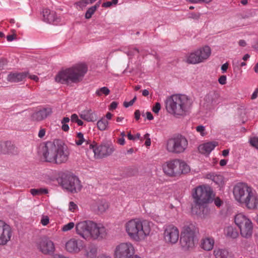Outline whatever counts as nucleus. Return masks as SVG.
Wrapping results in <instances>:
<instances>
[{"label": "nucleus", "instance_id": "20", "mask_svg": "<svg viewBox=\"0 0 258 258\" xmlns=\"http://www.w3.org/2000/svg\"><path fill=\"white\" fill-rule=\"evenodd\" d=\"M42 16L43 21L49 24L57 25L61 20L60 17L57 16L55 12L47 8L43 10Z\"/></svg>", "mask_w": 258, "mask_h": 258}, {"label": "nucleus", "instance_id": "6", "mask_svg": "<svg viewBox=\"0 0 258 258\" xmlns=\"http://www.w3.org/2000/svg\"><path fill=\"white\" fill-rule=\"evenodd\" d=\"M114 150V147L110 142L106 141L99 145L93 143L87 148L86 154L91 159H101L110 156Z\"/></svg>", "mask_w": 258, "mask_h": 258}, {"label": "nucleus", "instance_id": "29", "mask_svg": "<svg viewBox=\"0 0 258 258\" xmlns=\"http://www.w3.org/2000/svg\"><path fill=\"white\" fill-rule=\"evenodd\" d=\"M206 176L207 178L212 180L218 186H220L223 184V177L221 175L210 173L207 174Z\"/></svg>", "mask_w": 258, "mask_h": 258}, {"label": "nucleus", "instance_id": "51", "mask_svg": "<svg viewBox=\"0 0 258 258\" xmlns=\"http://www.w3.org/2000/svg\"><path fill=\"white\" fill-rule=\"evenodd\" d=\"M226 76L225 75H222L219 78L218 82L221 85H225L226 83Z\"/></svg>", "mask_w": 258, "mask_h": 258}, {"label": "nucleus", "instance_id": "21", "mask_svg": "<svg viewBox=\"0 0 258 258\" xmlns=\"http://www.w3.org/2000/svg\"><path fill=\"white\" fill-rule=\"evenodd\" d=\"M17 149L10 141L0 142V154L15 155Z\"/></svg>", "mask_w": 258, "mask_h": 258}, {"label": "nucleus", "instance_id": "32", "mask_svg": "<svg viewBox=\"0 0 258 258\" xmlns=\"http://www.w3.org/2000/svg\"><path fill=\"white\" fill-rule=\"evenodd\" d=\"M186 62L188 63L196 64L202 62L197 50L190 53L187 57Z\"/></svg>", "mask_w": 258, "mask_h": 258}, {"label": "nucleus", "instance_id": "3", "mask_svg": "<svg viewBox=\"0 0 258 258\" xmlns=\"http://www.w3.org/2000/svg\"><path fill=\"white\" fill-rule=\"evenodd\" d=\"M150 222L139 218L132 219L124 224L125 232L129 237L136 241L144 240L151 232Z\"/></svg>", "mask_w": 258, "mask_h": 258}, {"label": "nucleus", "instance_id": "10", "mask_svg": "<svg viewBox=\"0 0 258 258\" xmlns=\"http://www.w3.org/2000/svg\"><path fill=\"white\" fill-rule=\"evenodd\" d=\"M196 230L195 226L192 223L187 224L183 226L181 233L180 244L185 250L194 246Z\"/></svg>", "mask_w": 258, "mask_h": 258}, {"label": "nucleus", "instance_id": "8", "mask_svg": "<svg viewBox=\"0 0 258 258\" xmlns=\"http://www.w3.org/2000/svg\"><path fill=\"white\" fill-rule=\"evenodd\" d=\"M192 196L194 203L200 208H205L208 204L213 200L212 189L205 185H200L194 188Z\"/></svg>", "mask_w": 258, "mask_h": 258}, {"label": "nucleus", "instance_id": "7", "mask_svg": "<svg viewBox=\"0 0 258 258\" xmlns=\"http://www.w3.org/2000/svg\"><path fill=\"white\" fill-rule=\"evenodd\" d=\"M163 170L170 176H176L189 172L190 168L184 161L175 159L167 161L163 166Z\"/></svg>", "mask_w": 258, "mask_h": 258}, {"label": "nucleus", "instance_id": "39", "mask_svg": "<svg viewBox=\"0 0 258 258\" xmlns=\"http://www.w3.org/2000/svg\"><path fill=\"white\" fill-rule=\"evenodd\" d=\"M98 8V5H95L94 6H92L90 8H89L85 14V18L86 19H90L91 18L92 15L95 13L96 9Z\"/></svg>", "mask_w": 258, "mask_h": 258}, {"label": "nucleus", "instance_id": "2", "mask_svg": "<svg viewBox=\"0 0 258 258\" xmlns=\"http://www.w3.org/2000/svg\"><path fill=\"white\" fill-rule=\"evenodd\" d=\"M233 194L235 200L244 204L248 209H254L258 205V196L255 190L247 184L239 182L233 188Z\"/></svg>", "mask_w": 258, "mask_h": 258}, {"label": "nucleus", "instance_id": "27", "mask_svg": "<svg viewBox=\"0 0 258 258\" xmlns=\"http://www.w3.org/2000/svg\"><path fill=\"white\" fill-rule=\"evenodd\" d=\"M94 208L100 213H104L108 208L109 205L106 200L99 199L94 203Z\"/></svg>", "mask_w": 258, "mask_h": 258}, {"label": "nucleus", "instance_id": "11", "mask_svg": "<svg viewBox=\"0 0 258 258\" xmlns=\"http://www.w3.org/2000/svg\"><path fill=\"white\" fill-rule=\"evenodd\" d=\"M234 221L239 227L242 237L248 238L252 236L253 224L247 216L242 213H239L235 216Z\"/></svg>", "mask_w": 258, "mask_h": 258}, {"label": "nucleus", "instance_id": "24", "mask_svg": "<svg viewBox=\"0 0 258 258\" xmlns=\"http://www.w3.org/2000/svg\"><path fill=\"white\" fill-rule=\"evenodd\" d=\"M219 99L218 93L216 92H211L206 95L204 100L207 103V106H215L219 103Z\"/></svg>", "mask_w": 258, "mask_h": 258}, {"label": "nucleus", "instance_id": "17", "mask_svg": "<svg viewBox=\"0 0 258 258\" xmlns=\"http://www.w3.org/2000/svg\"><path fill=\"white\" fill-rule=\"evenodd\" d=\"M84 247L82 240L72 238L65 244L66 250L70 253H78Z\"/></svg>", "mask_w": 258, "mask_h": 258}, {"label": "nucleus", "instance_id": "26", "mask_svg": "<svg viewBox=\"0 0 258 258\" xmlns=\"http://www.w3.org/2000/svg\"><path fill=\"white\" fill-rule=\"evenodd\" d=\"M80 117L88 122H93L97 119V115L91 109H86L82 111Z\"/></svg>", "mask_w": 258, "mask_h": 258}, {"label": "nucleus", "instance_id": "54", "mask_svg": "<svg viewBox=\"0 0 258 258\" xmlns=\"http://www.w3.org/2000/svg\"><path fill=\"white\" fill-rule=\"evenodd\" d=\"M77 208V206L73 202H70L69 203V209L74 212L75 210Z\"/></svg>", "mask_w": 258, "mask_h": 258}, {"label": "nucleus", "instance_id": "56", "mask_svg": "<svg viewBox=\"0 0 258 258\" xmlns=\"http://www.w3.org/2000/svg\"><path fill=\"white\" fill-rule=\"evenodd\" d=\"M117 106V103L115 101L111 102L110 105V110L115 109Z\"/></svg>", "mask_w": 258, "mask_h": 258}, {"label": "nucleus", "instance_id": "64", "mask_svg": "<svg viewBox=\"0 0 258 258\" xmlns=\"http://www.w3.org/2000/svg\"><path fill=\"white\" fill-rule=\"evenodd\" d=\"M70 120V119L68 117H64L63 118V119H62L61 121V123H67L68 122H69Z\"/></svg>", "mask_w": 258, "mask_h": 258}, {"label": "nucleus", "instance_id": "60", "mask_svg": "<svg viewBox=\"0 0 258 258\" xmlns=\"http://www.w3.org/2000/svg\"><path fill=\"white\" fill-rule=\"evenodd\" d=\"M112 5V3L111 2H106L102 4V7L105 8H108L110 7Z\"/></svg>", "mask_w": 258, "mask_h": 258}, {"label": "nucleus", "instance_id": "1", "mask_svg": "<svg viewBox=\"0 0 258 258\" xmlns=\"http://www.w3.org/2000/svg\"><path fill=\"white\" fill-rule=\"evenodd\" d=\"M165 103L167 112L175 117L179 118L189 113L192 102L186 95L174 94L168 97Z\"/></svg>", "mask_w": 258, "mask_h": 258}, {"label": "nucleus", "instance_id": "41", "mask_svg": "<svg viewBox=\"0 0 258 258\" xmlns=\"http://www.w3.org/2000/svg\"><path fill=\"white\" fill-rule=\"evenodd\" d=\"M71 120L72 122L77 123L79 126L83 125V121L79 118L76 114H73L71 115Z\"/></svg>", "mask_w": 258, "mask_h": 258}, {"label": "nucleus", "instance_id": "48", "mask_svg": "<svg viewBox=\"0 0 258 258\" xmlns=\"http://www.w3.org/2000/svg\"><path fill=\"white\" fill-rule=\"evenodd\" d=\"M136 100H137V97L135 96L134 97V98L132 100H131L130 102H126V101L124 102L123 106L125 108H127V107L133 105Z\"/></svg>", "mask_w": 258, "mask_h": 258}, {"label": "nucleus", "instance_id": "37", "mask_svg": "<svg viewBox=\"0 0 258 258\" xmlns=\"http://www.w3.org/2000/svg\"><path fill=\"white\" fill-rule=\"evenodd\" d=\"M30 193L33 196H39L43 194H46L48 193V190L46 188H32L30 190Z\"/></svg>", "mask_w": 258, "mask_h": 258}, {"label": "nucleus", "instance_id": "49", "mask_svg": "<svg viewBox=\"0 0 258 258\" xmlns=\"http://www.w3.org/2000/svg\"><path fill=\"white\" fill-rule=\"evenodd\" d=\"M49 222V219L47 216H43L41 220V223L44 225H47Z\"/></svg>", "mask_w": 258, "mask_h": 258}, {"label": "nucleus", "instance_id": "55", "mask_svg": "<svg viewBox=\"0 0 258 258\" xmlns=\"http://www.w3.org/2000/svg\"><path fill=\"white\" fill-rule=\"evenodd\" d=\"M214 203L216 206L219 207L221 206L222 201L219 198H217L215 199Z\"/></svg>", "mask_w": 258, "mask_h": 258}, {"label": "nucleus", "instance_id": "22", "mask_svg": "<svg viewBox=\"0 0 258 258\" xmlns=\"http://www.w3.org/2000/svg\"><path fill=\"white\" fill-rule=\"evenodd\" d=\"M28 75L27 72H12L7 77V81L11 83L23 81Z\"/></svg>", "mask_w": 258, "mask_h": 258}, {"label": "nucleus", "instance_id": "53", "mask_svg": "<svg viewBox=\"0 0 258 258\" xmlns=\"http://www.w3.org/2000/svg\"><path fill=\"white\" fill-rule=\"evenodd\" d=\"M8 63V61L6 59L2 58L0 59V69H3Z\"/></svg>", "mask_w": 258, "mask_h": 258}, {"label": "nucleus", "instance_id": "36", "mask_svg": "<svg viewBox=\"0 0 258 258\" xmlns=\"http://www.w3.org/2000/svg\"><path fill=\"white\" fill-rule=\"evenodd\" d=\"M97 125L99 130L103 131L107 129L108 125V121L105 118H102L98 121Z\"/></svg>", "mask_w": 258, "mask_h": 258}, {"label": "nucleus", "instance_id": "28", "mask_svg": "<svg viewBox=\"0 0 258 258\" xmlns=\"http://www.w3.org/2000/svg\"><path fill=\"white\" fill-rule=\"evenodd\" d=\"M197 51L202 62L208 59L211 53V48L208 46L200 48Z\"/></svg>", "mask_w": 258, "mask_h": 258}, {"label": "nucleus", "instance_id": "14", "mask_svg": "<svg viewBox=\"0 0 258 258\" xmlns=\"http://www.w3.org/2000/svg\"><path fill=\"white\" fill-rule=\"evenodd\" d=\"M164 238L167 243H176L179 238V230L173 225H166L164 227Z\"/></svg>", "mask_w": 258, "mask_h": 258}, {"label": "nucleus", "instance_id": "35", "mask_svg": "<svg viewBox=\"0 0 258 258\" xmlns=\"http://www.w3.org/2000/svg\"><path fill=\"white\" fill-rule=\"evenodd\" d=\"M97 248L95 246H90L86 250L85 254L86 258H94L96 256Z\"/></svg>", "mask_w": 258, "mask_h": 258}, {"label": "nucleus", "instance_id": "31", "mask_svg": "<svg viewBox=\"0 0 258 258\" xmlns=\"http://www.w3.org/2000/svg\"><path fill=\"white\" fill-rule=\"evenodd\" d=\"M213 253L215 258H232L228 251L225 248H216Z\"/></svg>", "mask_w": 258, "mask_h": 258}, {"label": "nucleus", "instance_id": "63", "mask_svg": "<svg viewBox=\"0 0 258 258\" xmlns=\"http://www.w3.org/2000/svg\"><path fill=\"white\" fill-rule=\"evenodd\" d=\"M238 44L240 46L244 47L246 45V43L244 40H240L238 42Z\"/></svg>", "mask_w": 258, "mask_h": 258}, {"label": "nucleus", "instance_id": "25", "mask_svg": "<svg viewBox=\"0 0 258 258\" xmlns=\"http://www.w3.org/2000/svg\"><path fill=\"white\" fill-rule=\"evenodd\" d=\"M217 145V143L215 142L206 143L200 145L198 147V150L201 154L208 155Z\"/></svg>", "mask_w": 258, "mask_h": 258}, {"label": "nucleus", "instance_id": "16", "mask_svg": "<svg viewBox=\"0 0 258 258\" xmlns=\"http://www.w3.org/2000/svg\"><path fill=\"white\" fill-rule=\"evenodd\" d=\"M57 152V145L53 142H47L42 148V154L47 162H54Z\"/></svg>", "mask_w": 258, "mask_h": 258}, {"label": "nucleus", "instance_id": "23", "mask_svg": "<svg viewBox=\"0 0 258 258\" xmlns=\"http://www.w3.org/2000/svg\"><path fill=\"white\" fill-rule=\"evenodd\" d=\"M51 113L52 110L51 108H43L34 112L32 115V118L35 121H41L46 118Z\"/></svg>", "mask_w": 258, "mask_h": 258}, {"label": "nucleus", "instance_id": "57", "mask_svg": "<svg viewBox=\"0 0 258 258\" xmlns=\"http://www.w3.org/2000/svg\"><path fill=\"white\" fill-rule=\"evenodd\" d=\"M257 96H258V89H256L252 93V94L251 96V99L252 100H254L257 97Z\"/></svg>", "mask_w": 258, "mask_h": 258}, {"label": "nucleus", "instance_id": "9", "mask_svg": "<svg viewBox=\"0 0 258 258\" xmlns=\"http://www.w3.org/2000/svg\"><path fill=\"white\" fill-rule=\"evenodd\" d=\"M188 145V141L184 136L177 135L166 141L165 149L170 153L180 154L186 150Z\"/></svg>", "mask_w": 258, "mask_h": 258}, {"label": "nucleus", "instance_id": "12", "mask_svg": "<svg viewBox=\"0 0 258 258\" xmlns=\"http://www.w3.org/2000/svg\"><path fill=\"white\" fill-rule=\"evenodd\" d=\"M61 185L71 192H78L82 188L78 177L70 173H63L61 175Z\"/></svg>", "mask_w": 258, "mask_h": 258}, {"label": "nucleus", "instance_id": "47", "mask_svg": "<svg viewBox=\"0 0 258 258\" xmlns=\"http://www.w3.org/2000/svg\"><path fill=\"white\" fill-rule=\"evenodd\" d=\"M160 109H161L160 103L159 102H156L155 103V105L153 107L152 111L155 113L157 114V113H158V112H159Z\"/></svg>", "mask_w": 258, "mask_h": 258}, {"label": "nucleus", "instance_id": "46", "mask_svg": "<svg viewBox=\"0 0 258 258\" xmlns=\"http://www.w3.org/2000/svg\"><path fill=\"white\" fill-rule=\"evenodd\" d=\"M196 130L198 132L200 133L202 136H204L206 135L205 132V127L203 125H199L197 126Z\"/></svg>", "mask_w": 258, "mask_h": 258}, {"label": "nucleus", "instance_id": "13", "mask_svg": "<svg viewBox=\"0 0 258 258\" xmlns=\"http://www.w3.org/2000/svg\"><path fill=\"white\" fill-rule=\"evenodd\" d=\"M135 253V247L131 242H121L116 246L114 256V258H134Z\"/></svg>", "mask_w": 258, "mask_h": 258}, {"label": "nucleus", "instance_id": "5", "mask_svg": "<svg viewBox=\"0 0 258 258\" xmlns=\"http://www.w3.org/2000/svg\"><path fill=\"white\" fill-rule=\"evenodd\" d=\"M76 234L81 238L89 240L97 239L105 234V228L101 224L92 221H83L77 223L75 227Z\"/></svg>", "mask_w": 258, "mask_h": 258}, {"label": "nucleus", "instance_id": "34", "mask_svg": "<svg viewBox=\"0 0 258 258\" xmlns=\"http://www.w3.org/2000/svg\"><path fill=\"white\" fill-rule=\"evenodd\" d=\"M225 233L227 237L233 239L237 238L239 235L237 229L232 226L227 227L225 229Z\"/></svg>", "mask_w": 258, "mask_h": 258}, {"label": "nucleus", "instance_id": "59", "mask_svg": "<svg viewBox=\"0 0 258 258\" xmlns=\"http://www.w3.org/2000/svg\"><path fill=\"white\" fill-rule=\"evenodd\" d=\"M140 111L139 110H137L135 112V117L137 120H138L140 118Z\"/></svg>", "mask_w": 258, "mask_h": 258}, {"label": "nucleus", "instance_id": "43", "mask_svg": "<svg viewBox=\"0 0 258 258\" xmlns=\"http://www.w3.org/2000/svg\"><path fill=\"white\" fill-rule=\"evenodd\" d=\"M201 14L199 13H190L188 15V18L195 20H198L200 18Z\"/></svg>", "mask_w": 258, "mask_h": 258}, {"label": "nucleus", "instance_id": "58", "mask_svg": "<svg viewBox=\"0 0 258 258\" xmlns=\"http://www.w3.org/2000/svg\"><path fill=\"white\" fill-rule=\"evenodd\" d=\"M61 124H62V126H61L62 130L64 132L68 131L69 130V126L68 125V124H66V123H61Z\"/></svg>", "mask_w": 258, "mask_h": 258}, {"label": "nucleus", "instance_id": "42", "mask_svg": "<svg viewBox=\"0 0 258 258\" xmlns=\"http://www.w3.org/2000/svg\"><path fill=\"white\" fill-rule=\"evenodd\" d=\"M139 50L137 48H128V50L125 51V53L128 56H133L136 53H139Z\"/></svg>", "mask_w": 258, "mask_h": 258}, {"label": "nucleus", "instance_id": "40", "mask_svg": "<svg viewBox=\"0 0 258 258\" xmlns=\"http://www.w3.org/2000/svg\"><path fill=\"white\" fill-rule=\"evenodd\" d=\"M75 227L76 225L75 224L74 222H70L68 224L63 225L61 227V230L63 232H66L71 230Z\"/></svg>", "mask_w": 258, "mask_h": 258}, {"label": "nucleus", "instance_id": "33", "mask_svg": "<svg viewBox=\"0 0 258 258\" xmlns=\"http://www.w3.org/2000/svg\"><path fill=\"white\" fill-rule=\"evenodd\" d=\"M76 138L77 139L75 141L76 145L80 146L82 145L83 143H85L86 145V150H87V148L89 147V145H92V143H89L88 140H86L84 138V135L81 132L77 133Z\"/></svg>", "mask_w": 258, "mask_h": 258}, {"label": "nucleus", "instance_id": "4", "mask_svg": "<svg viewBox=\"0 0 258 258\" xmlns=\"http://www.w3.org/2000/svg\"><path fill=\"white\" fill-rule=\"evenodd\" d=\"M88 71L84 63H77L71 67L60 71L55 76V81L63 84L69 85L81 82Z\"/></svg>", "mask_w": 258, "mask_h": 258}, {"label": "nucleus", "instance_id": "18", "mask_svg": "<svg viewBox=\"0 0 258 258\" xmlns=\"http://www.w3.org/2000/svg\"><path fill=\"white\" fill-rule=\"evenodd\" d=\"M12 230L10 226L4 221L0 220V245H5L10 240Z\"/></svg>", "mask_w": 258, "mask_h": 258}, {"label": "nucleus", "instance_id": "19", "mask_svg": "<svg viewBox=\"0 0 258 258\" xmlns=\"http://www.w3.org/2000/svg\"><path fill=\"white\" fill-rule=\"evenodd\" d=\"M55 155L54 162L57 164H61L68 160L70 152L66 146L58 144Z\"/></svg>", "mask_w": 258, "mask_h": 258}, {"label": "nucleus", "instance_id": "52", "mask_svg": "<svg viewBox=\"0 0 258 258\" xmlns=\"http://www.w3.org/2000/svg\"><path fill=\"white\" fill-rule=\"evenodd\" d=\"M45 133L46 130L43 128H41L38 132V137L40 138H43L45 135Z\"/></svg>", "mask_w": 258, "mask_h": 258}, {"label": "nucleus", "instance_id": "38", "mask_svg": "<svg viewBox=\"0 0 258 258\" xmlns=\"http://www.w3.org/2000/svg\"><path fill=\"white\" fill-rule=\"evenodd\" d=\"M109 89L106 87H103L97 89L96 91L95 94L98 96H101L102 95L105 96L108 95L110 93Z\"/></svg>", "mask_w": 258, "mask_h": 258}, {"label": "nucleus", "instance_id": "15", "mask_svg": "<svg viewBox=\"0 0 258 258\" xmlns=\"http://www.w3.org/2000/svg\"><path fill=\"white\" fill-rule=\"evenodd\" d=\"M37 247L44 254L51 255L55 250L53 242L47 237L41 238L37 243Z\"/></svg>", "mask_w": 258, "mask_h": 258}, {"label": "nucleus", "instance_id": "44", "mask_svg": "<svg viewBox=\"0 0 258 258\" xmlns=\"http://www.w3.org/2000/svg\"><path fill=\"white\" fill-rule=\"evenodd\" d=\"M77 6L79 7L80 9H83L88 5L87 0H81L76 3Z\"/></svg>", "mask_w": 258, "mask_h": 258}, {"label": "nucleus", "instance_id": "61", "mask_svg": "<svg viewBox=\"0 0 258 258\" xmlns=\"http://www.w3.org/2000/svg\"><path fill=\"white\" fill-rule=\"evenodd\" d=\"M146 115H147V118L148 120H151L153 119V118H154L153 116L150 112H147Z\"/></svg>", "mask_w": 258, "mask_h": 258}, {"label": "nucleus", "instance_id": "50", "mask_svg": "<svg viewBox=\"0 0 258 258\" xmlns=\"http://www.w3.org/2000/svg\"><path fill=\"white\" fill-rule=\"evenodd\" d=\"M144 139H146L145 144L148 147L151 145V140L149 138V134L147 133L144 135Z\"/></svg>", "mask_w": 258, "mask_h": 258}, {"label": "nucleus", "instance_id": "62", "mask_svg": "<svg viewBox=\"0 0 258 258\" xmlns=\"http://www.w3.org/2000/svg\"><path fill=\"white\" fill-rule=\"evenodd\" d=\"M228 64L227 63H225L223 64L221 67V70L223 72H226L228 69Z\"/></svg>", "mask_w": 258, "mask_h": 258}, {"label": "nucleus", "instance_id": "30", "mask_svg": "<svg viewBox=\"0 0 258 258\" xmlns=\"http://www.w3.org/2000/svg\"><path fill=\"white\" fill-rule=\"evenodd\" d=\"M215 243L214 239L211 237H206L202 239L201 246L202 247L207 251L213 249Z\"/></svg>", "mask_w": 258, "mask_h": 258}, {"label": "nucleus", "instance_id": "45", "mask_svg": "<svg viewBox=\"0 0 258 258\" xmlns=\"http://www.w3.org/2000/svg\"><path fill=\"white\" fill-rule=\"evenodd\" d=\"M250 144L251 145L256 149H258V138L257 137H253L251 138L250 141Z\"/></svg>", "mask_w": 258, "mask_h": 258}]
</instances>
